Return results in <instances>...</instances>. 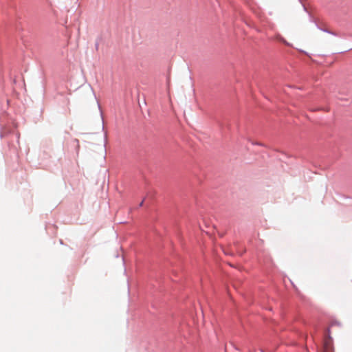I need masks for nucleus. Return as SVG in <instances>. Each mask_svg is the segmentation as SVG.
Here are the masks:
<instances>
[{
  "instance_id": "f257e3e1",
  "label": "nucleus",
  "mask_w": 352,
  "mask_h": 352,
  "mask_svg": "<svg viewBox=\"0 0 352 352\" xmlns=\"http://www.w3.org/2000/svg\"><path fill=\"white\" fill-rule=\"evenodd\" d=\"M322 352H333L332 342L329 336V338H327L324 341Z\"/></svg>"
},
{
  "instance_id": "f03ea898",
  "label": "nucleus",
  "mask_w": 352,
  "mask_h": 352,
  "mask_svg": "<svg viewBox=\"0 0 352 352\" xmlns=\"http://www.w3.org/2000/svg\"><path fill=\"white\" fill-rule=\"evenodd\" d=\"M143 204V201L140 204V206H142Z\"/></svg>"
}]
</instances>
